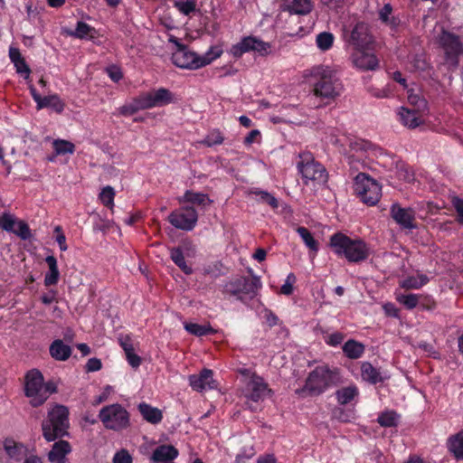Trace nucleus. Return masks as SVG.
I'll use <instances>...</instances> for the list:
<instances>
[{
  "label": "nucleus",
  "mask_w": 463,
  "mask_h": 463,
  "mask_svg": "<svg viewBox=\"0 0 463 463\" xmlns=\"http://www.w3.org/2000/svg\"><path fill=\"white\" fill-rule=\"evenodd\" d=\"M168 41L175 46V50L172 53V61L175 66L181 69H201L220 58L223 52L221 46L213 45L201 55L190 50L188 46L181 43L179 40L173 35L169 36Z\"/></svg>",
  "instance_id": "obj_1"
},
{
  "label": "nucleus",
  "mask_w": 463,
  "mask_h": 463,
  "mask_svg": "<svg viewBox=\"0 0 463 463\" xmlns=\"http://www.w3.org/2000/svg\"><path fill=\"white\" fill-rule=\"evenodd\" d=\"M326 139L327 142L338 146L347 155L350 165L360 162L364 164L366 159L373 160L378 150L369 141L355 137H348L335 130H331Z\"/></svg>",
  "instance_id": "obj_2"
},
{
  "label": "nucleus",
  "mask_w": 463,
  "mask_h": 463,
  "mask_svg": "<svg viewBox=\"0 0 463 463\" xmlns=\"http://www.w3.org/2000/svg\"><path fill=\"white\" fill-rule=\"evenodd\" d=\"M175 102V94L166 88L142 92L118 109V114L131 116L139 110L161 108Z\"/></svg>",
  "instance_id": "obj_3"
},
{
  "label": "nucleus",
  "mask_w": 463,
  "mask_h": 463,
  "mask_svg": "<svg viewBox=\"0 0 463 463\" xmlns=\"http://www.w3.org/2000/svg\"><path fill=\"white\" fill-rule=\"evenodd\" d=\"M310 77L317 96L326 99H335L342 92V83L335 70L328 66H315L306 74Z\"/></svg>",
  "instance_id": "obj_4"
},
{
  "label": "nucleus",
  "mask_w": 463,
  "mask_h": 463,
  "mask_svg": "<svg viewBox=\"0 0 463 463\" xmlns=\"http://www.w3.org/2000/svg\"><path fill=\"white\" fill-rule=\"evenodd\" d=\"M329 246L335 255L344 257L350 262H360L366 260L371 251L369 246L363 240H353L341 232L331 236Z\"/></svg>",
  "instance_id": "obj_5"
},
{
  "label": "nucleus",
  "mask_w": 463,
  "mask_h": 463,
  "mask_svg": "<svg viewBox=\"0 0 463 463\" xmlns=\"http://www.w3.org/2000/svg\"><path fill=\"white\" fill-rule=\"evenodd\" d=\"M69 410L61 404L53 405L42 422L43 436L47 441H53L69 435Z\"/></svg>",
  "instance_id": "obj_6"
},
{
  "label": "nucleus",
  "mask_w": 463,
  "mask_h": 463,
  "mask_svg": "<svg viewBox=\"0 0 463 463\" xmlns=\"http://www.w3.org/2000/svg\"><path fill=\"white\" fill-rule=\"evenodd\" d=\"M240 373L245 376L242 393L248 401L260 402L272 395V390L261 376L249 369H241Z\"/></svg>",
  "instance_id": "obj_7"
},
{
  "label": "nucleus",
  "mask_w": 463,
  "mask_h": 463,
  "mask_svg": "<svg viewBox=\"0 0 463 463\" xmlns=\"http://www.w3.org/2000/svg\"><path fill=\"white\" fill-rule=\"evenodd\" d=\"M99 419L108 430L119 431L130 425V414L119 403L104 406L99 412Z\"/></svg>",
  "instance_id": "obj_8"
},
{
  "label": "nucleus",
  "mask_w": 463,
  "mask_h": 463,
  "mask_svg": "<svg viewBox=\"0 0 463 463\" xmlns=\"http://www.w3.org/2000/svg\"><path fill=\"white\" fill-rule=\"evenodd\" d=\"M300 158L301 161L298 164V168L304 184L313 187L326 184L328 177L326 168L311 158L308 154L301 155Z\"/></svg>",
  "instance_id": "obj_9"
},
{
  "label": "nucleus",
  "mask_w": 463,
  "mask_h": 463,
  "mask_svg": "<svg viewBox=\"0 0 463 463\" xmlns=\"http://www.w3.org/2000/svg\"><path fill=\"white\" fill-rule=\"evenodd\" d=\"M354 190L360 200L367 205H375L382 196V186L364 173L358 174L354 182Z\"/></svg>",
  "instance_id": "obj_10"
},
{
  "label": "nucleus",
  "mask_w": 463,
  "mask_h": 463,
  "mask_svg": "<svg viewBox=\"0 0 463 463\" xmlns=\"http://www.w3.org/2000/svg\"><path fill=\"white\" fill-rule=\"evenodd\" d=\"M262 283L260 277L239 278L224 285V292L243 300L244 296L252 298L261 288Z\"/></svg>",
  "instance_id": "obj_11"
},
{
  "label": "nucleus",
  "mask_w": 463,
  "mask_h": 463,
  "mask_svg": "<svg viewBox=\"0 0 463 463\" xmlns=\"http://www.w3.org/2000/svg\"><path fill=\"white\" fill-rule=\"evenodd\" d=\"M335 382V373L326 365L316 367L307 376L305 391L311 394H320L330 387Z\"/></svg>",
  "instance_id": "obj_12"
},
{
  "label": "nucleus",
  "mask_w": 463,
  "mask_h": 463,
  "mask_svg": "<svg viewBox=\"0 0 463 463\" xmlns=\"http://www.w3.org/2000/svg\"><path fill=\"white\" fill-rule=\"evenodd\" d=\"M44 387V378L38 369L28 371L24 377V395L30 399V404L36 408L41 404H36L34 400H39L43 394Z\"/></svg>",
  "instance_id": "obj_13"
},
{
  "label": "nucleus",
  "mask_w": 463,
  "mask_h": 463,
  "mask_svg": "<svg viewBox=\"0 0 463 463\" xmlns=\"http://www.w3.org/2000/svg\"><path fill=\"white\" fill-rule=\"evenodd\" d=\"M350 59L353 65L361 71H373L379 66V60L373 52V46L353 49Z\"/></svg>",
  "instance_id": "obj_14"
},
{
  "label": "nucleus",
  "mask_w": 463,
  "mask_h": 463,
  "mask_svg": "<svg viewBox=\"0 0 463 463\" xmlns=\"http://www.w3.org/2000/svg\"><path fill=\"white\" fill-rule=\"evenodd\" d=\"M197 213L193 207H183L173 212L169 217V222L177 229L191 231L196 225Z\"/></svg>",
  "instance_id": "obj_15"
},
{
  "label": "nucleus",
  "mask_w": 463,
  "mask_h": 463,
  "mask_svg": "<svg viewBox=\"0 0 463 463\" xmlns=\"http://www.w3.org/2000/svg\"><path fill=\"white\" fill-rule=\"evenodd\" d=\"M349 42L353 45V49L369 48L374 43L369 26L364 23L355 24L351 32Z\"/></svg>",
  "instance_id": "obj_16"
},
{
  "label": "nucleus",
  "mask_w": 463,
  "mask_h": 463,
  "mask_svg": "<svg viewBox=\"0 0 463 463\" xmlns=\"http://www.w3.org/2000/svg\"><path fill=\"white\" fill-rule=\"evenodd\" d=\"M188 380L190 386L196 392L213 390L217 387L213 371L210 369H203L198 374H192Z\"/></svg>",
  "instance_id": "obj_17"
},
{
  "label": "nucleus",
  "mask_w": 463,
  "mask_h": 463,
  "mask_svg": "<svg viewBox=\"0 0 463 463\" xmlns=\"http://www.w3.org/2000/svg\"><path fill=\"white\" fill-rule=\"evenodd\" d=\"M439 43L443 47L448 60L452 65L457 64L456 56L461 52L462 44L458 38L449 32H443L439 37Z\"/></svg>",
  "instance_id": "obj_18"
},
{
  "label": "nucleus",
  "mask_w": 463,
  "mask_h": 463,
  "mask_svg": "<svg viewBox=\"0 0 463 463\" xmlns=\"http://www.w3.org/2000/svg\"><path fill=\"white\" fill-rule=\"evenodd\" d=\"M391 215L392 219L404 229H414V211L411 208H402L399 204H392L391 207Z\"/></svg>",
  "instance_id": "obj_19"
},
{
  "label": "nucleus",
  "mask_w": 463,
  "mask_h": 463,
  "mask_svg": "<svg viewBox=\"0 0 463 463\" xmlns=\"http://www.w3.org/2000/svg\"><path fill=\"white\" fill-rule=\"evenodd\" d=\"M71 452V445L68 441L60 439L52 445L48 453V459L52 463H68L66 455Z\"/></svg>",
  "instance_id": "obj_20"
},
{
  "label": "nucleus",
  "mask_w": 463,
  "mask_h": 463,
  "mask_svg": "<svg viewBox=\"0 0 463 463\" xmlns=\"http://www.w3.org/2000/svg\"><path fill=\"white\" fill-rule=\"evenodd\" d=\"M398 116L400 122L410 128H415L423 123L422 116L417 109L401 108Z\"/></svg>",
  "instance_id": "obj_21"
},
{
  "label": "nucleus",
  "mask_w": 463,
  "mask_h": 463,
  "mask_svg": "<svg viewBox=\"0 0 463 463\" xmlns=\"http://www.w3.org/2000/svg\"><path fill=\"white\" fill-rule=\"evenodd\" d=\"M378 16L380 21L392 31H396L402 24L400 17L394 14L390 4H385L378 10Z\"/></svg>",
  "instance_id": "obj_22"
},
{
  "label": "nucleus",
  "mask_w": 463,
  "mask_h": 463,
  "mask_svg": "<svg viewBox=\"0 0 463 463\" xmlns=\"http://www.w3.org/2000/svg\"><path fill=\"white\" fill-rule=\"evenodd\" d=\"M178 456V450L172 445H161L157 447L152 456L151 460L154 463H163L173 461Z\"/></svg>",
  "instance_id": "obj_23"
},
{
  "label": "nucleus",
  "mask_w": 463,
  "mask_h": 463,
  "mask_svg": "<svg viewBox=\"0 0 463 463\" xmlns=\"http://www.w3.org/2000/svg\"><path fill=\"white\" fill-rule=\"evenodd\" d=\"M137 410L140 412L143 420L151 424H158L163 419V413L161 410L156 407H153L148 403H139Z\"/></svg>",
  "instance_id": "obj_24"
},
{
  "label": "nucleus",
  "mask_w": 463,
  "mask_h": 463,
  "mask_svg": "<svg viewBox=\"0 0 463 463\" xmlns=\"http://www.w3.org/2000/svg\"><path fill=\"white\" fill-rule=\"evenodd\" d=\"M285 10L297 14H307L312 10L311 0H281Z\"/></svg>",
  "instance_id": "obj_25"
},
{
  "label": "nucleus",
  "mask_w": 463,
  "mask_h": 463,
  "mask_svg": "<svg viewBox=\"0 0 463 463\" xmlns=\"http://www.w3.org/2000/svg\"><path fill=\"white\" fill-rule=\"evenodd\" d=\"M49 350L51 356L57 361H66L71 354V346L64 344L61 339L54 340Z\"/></svg>",
  "instance_id": "obj_26"
},
{
  "label": "nucleus",
  "mask_w": 463,
  "mask_h": 463,
  "mask_svg": "<svg viewBox=\"0 0 463 463\" xmlns=\"http://www.w3.org/2000/svg\"><path fill=\"white\" fill-rule=\"evenodd\" d=\"M361 377L364 381L373 384L383 380L381 373L368 362H364L361 364Z\"/></svg>",
  "instance_id": "obj_27"
},
{
  "label": "nucleus",
  "mask_w": 463,
  "mask_h": 463,
  "mask_svg": "<svg viewBox=\"0 0 463 463\" xmlns=\"http://www.w3.org/2000/svg\"><path fill=\"white\" fill-rule=\"evenodd\" d=\"M45 261L49 267V272L45 275L44 285L47 287L56 285L60 276L57 260L54 256H47Z\"/></svg>",
  "instance_id": "obj_28"
},
{
  "label": "nucleus",
  "mask_w": 463,
  "mask_h": 463,
  "mask_svg": "<svg viewBox=\"0 0 463 463\" xmlns=\"http://www.w3.org/2000/svg\"><path fill=\"white\" fill-rule=\"evenodd\" d=\"M429 282L424 274L409 276L400 281V287L404 289H419Z\"/></svg>",
  "instance_id": "obj_29"
},
{
  "label": "nucleus",
  "mask_w": 463,
  "mask_h": 463,
  "mask_svg": "<svg viewBox=\"0 0 463 463\" xmlns=\"http://www.w3.org/2000/svg\"><path fill=\"white\" fill-rule=\"evenodd\" d=\"M364 345L355 340H348L343 345V352L349 359H358L364 353Z\"/></svg>",
  "instance_id": "obj_30"
},
{
  "label": "nucleus",
  "mask_w": 463,
  "mask_h": 463,
  "mask_svg": "<svg viewBox=\"0 0 463 463\" xmlns=\"http://www.w3.org/2000/svg\"><path fill=\"white\" fill-rule=\"evenodd\" d=\"M36 108L37 109L50 108L57 113H61L64 109V103L57 94H53L43 97Z\"/></svg>",
  "instance_id": "obj_31"
},
{
  "label": "nucleus",
  "mask_w": 463,
  "mask_h": 463,
  "mask_svg": "<svg viewBox=\"0 0 463 463\" xmlns=\"http://www.w3.org/2000/svg\"><path fill=\"white\" fill-rule=\"evenodd\" d=\"M251 36H245L240 42L232 44L228 52L234 58H241L244 53L250 52Z\"/></svg>",
  "instance_id": "obj_32"
},
{
  "label": "nucleus",
  "mask_w": 463,
  "mask_h": 463,
  "mask_svg": "<svg viewBox=\"0 0 463 463\" xmlns=\"http://www.w3.org/2000/svg\"><path fill=\"white\" fill-rule=\"evenodd\" d=\"M358 388L354 384L343 387L339 389L335 393L337 402L343 405L351 402L358 396Z\"/></svg>",
  "instance_id": "obj_33"
},
{
  "label": "nucleus",
  "mask_w": 463,
  "mask_h": 463,
  "mask_svg": "<svg viewBox=\"0 0 463 463\" xmlns=\"http://www.w3.org/2000/svg\"><path fill=\"white\" fill-rule=\"evenodd\" d=\"M449 449L458 459H463V430L449 439Z\"/></svg>",
  "instance_id": "obj_34"
},
{
  "label": "nucleus",
  "mask_w": 463,
  "mask_h": 463,
  "mask_svg": "<svg viewBox=\"0 0 463 463\" xmlns=\"http://www.w3.org/2000/svg\"><path fill=\"white\" fill-rule=\"evenodd\" d=\"M396 300L404 306L407 309H413L420 303V299L421 298V295L418 294H403L397 290L395 292Z\"/></svg>",
  "instance_id": "obj_35"
},
{
  "label": "nucleus",
  "mask_w": 463,
  "mask_h": 463,
  "mask_svg": "<svg viewBox=\"0 0 463 463\" xmlns=\"http://www.w3.org/2000/svg\"><path fill=\"white\" fill-rule=\"evenodd\" d=\"M4 449L6 454L15 460H20L24 452V446L12 439H6L4 442Z\"/></svg>",
  "instance_id": "obj_36"
},
{
  "label": "nucleus",
  "mask_w": 463,
  "mask_h": 463,
  "mask_svg": "<svg viewBox=\"0 0 463 463\" xmlns=\"http://www.w3.org/2000/svg\"><path fill=\"white\" fill-rule=\"evenodd\" d=\"M179 203H191L197 205H206L211 203L204 194L186 191L183 197L178 199Z\"/></svg>",
  "instance_id": "obj_37"
},
{
  "label": "nucleus",
  "mask_w": 463,
  "mask_h": 463,
  "mask_svg": "<svg viewBox=\"0 0 463 463\" xmlns=\"http://www.w3.org/2000/svg\"><path fill=\"white\" fill-rule=\"evenodd\" d=\"M399 414L394 411H385L378 415L377 421L382 427L390 428L398 425Z\"/></svg>",
  "instance_id": "obj_38"
},
{
  "label": "nucleus",
  "mask_w": 463,
  "mask_h": 463,
  "mask_svg": "<svg viewBox=\"0 0 463 463\" xmlns=\"http://www.w3.org/2000/svg\"><path fill=\"white\" fill-rule=\"evenodd\" d=\"M116 192L113 187L107 185L101 189L99 194V201L109 210H113L115 203Z\"/></svg>",
  "instance_id": "obj_39"
},
{
  "label": "nucleus",
  "mask_w": 463,
  "mask_h": 463,
  "mask_svg": "<svg viewBox=\"0 0 463 463\" xmlns=\"http://www.w3.org/2000/svg\"><path fill=\"white\" fill-rule=\"evenodd\" d=\"M271 44L264 42L259 37L251 36L250 49L260 56H267L271 52Z\"/></svg>",
  "instance_id": "obj_40"
},
{
  "label": "nucleus",
  "mask_w": 463,
  "mask_h": 463,
  "mask_svg": "<svg viewBox=\"0 0 463 463\" xmlns=\"http://www.w3.org/2000/svg\"><path fill=\"white\" fill-rule=\"evenodd\" d=\"M171 260L185 273L191 274L193 269L187 265L183 251L179 248L171 250L170 252Z\"/></svg>",
  "instance_id": "obj_41"
},
{
  "label": "nucleus",
  "mask_w": 463,
  "mask_h": 463,
  "mask_svg": "<svg viewBox=\"0 0 463 463\" xmlns=\"http://www.w3.org/2000/svg\"><path fill=\"white\" fill-rule=\"evenodd\" d=\"M297 232L298 233V235L301 237L302 241H304V243L306 244V246L312 251H314L315 253H317L318 251V243L317 241L314 239L313 235L311 234V232L305 227H298L297 229Z\"/></svg>",
  "instance_id": "obj_42"
},
{
  "label": "nucleus",
  "mask_w": 463,
  "mask_h": 463,
  "mask_svg": "<svg viewBox=\"0 0 463 463\" xmlns=\"http://www.w3.org/2000/svg\"><path fill=\"white\" fill-rule=\"evenodd\" d=\"M184 326L188 333L196 336H203L213 333V329L209 325L184 323Z\"/></svg>",
  "instance_id": "obj_43"
},
{
  "label": "nucleus",
  "mask_w": 463,
  "mask_h": 463,
  "mask_svg": "<svg viewBox=\"0 0 463 463\" xmlns=\"http://www.w3.org/2000/svg\"><path fill=\"white\" fill-rule=\"evenodd\" d=\"M335 41V37L333 33L328 32H323L317 35L316 37V43L317 48L322 51L326 52L332 48L333 43Z\"/></svg>",
  "instance_id": "obj_44"
},
{
  "label": "nucleus",
  "mask_w": 463,
  "mask_h": 463,
  "mask_svg": "<svg viewBox=\"0 0 463 463\" xmlns=\"http://www.w3.org/2000/svg\"><path fill=\"white\" fill-rule=\"evenodd\" d=\"M396 174L398 178L406 183H412L415 179L414 173L405 163L398 162L396 165Z\"/></svg>",
  "instance_id": "obj_45"
},
{
  "label": "nucleus",
  "mask_w": 463,
  "mask_h": 463,
  "mask_svg": "<svg viewBox=\"0 0 463 463\" xmlns=\"http://www.w3.org/2000/svg\"><path fill=\"white\" fill-rule=\"evenodd\" d=\"M223 140L224 138L222 132L217 129H213L201 141V144L207 146H213L221 145Z\"/></svg>",
  "instance_id": "obj_46"
},
{
  "label": "nucleus",
  "mask_w": 463,
  "mask_h": 463,
  "mask_svg": "<svg viewBox=\"0 0 463 463\" xmlns=\"http://www.w3.org/2000/svg\"><path fill=\"white\" fill-rule=\"evenodd\" d=\"M52 146L57 155L72 154L74 151V145L67 140H54Z\"/></svg>",
  "instance_id": "obj_47"
},
{
  "label": "nucleus",
  "mask_w": 463,
  "mask_h": 463,
  "mask_svg": "<svg viewBox=\"0 0 463 463\" xmlns=\"http://www.w3.org/2000/svg\"><path fill=\"white\" fill-rule=\"evenodd\" d=\"M57 392V384L53 381H48L44 383V387L43 388V394L39 400H34L36 404H41V406L47 401L50 395Z\"/></svg>",
  "instance_id": "obj_48"
},
{
  "label": "nucleus",
  "mask_w": 463,
  "mask_h": 463,
  "mask_svg": "<svg viewBox=\"0 0 463 463\" xmlns=\"http://www.w3.org/2000/svg\"><path fill=\"white\" fill-rule=\"evenodd\" d=\"M250 194H255L256 196L259 197V200L260 202L270 205L272 208L278 207L277 199L273 195H271L269 193H268L266 191H261V190L256 189V190H252L250 192Z\"/></svg>",
  "instance_id": "obj_49"
},
{
  "label": "nucleus",
  "mask_w": 463,
  "mask_h": 463,
  "mask_svg": "<svg viewBox=\"0 0 463 463\" xmlns=\"http://www.w3.org/2000/svg\"><path fill=\"white\" fill-rule=\"evenodd\" d=\"M16 228L13 233L19 236L22 240H29L32 236L29 225L24 221H18L15 223Z\"/></svg>",
  "instance_id": "obj_50"
},
{
  "label": "nucleus",
  "mask_w": 463,
  "mask_h": 463,
  "mask_svg": "<svg viewBox=\"0 0 463 463\" xmlns=\"http://www.w3.org/2000/svg\"><path fill=\"white\" fill-rule=\"evenodd\" d=\"M15 223V219L9 213H5L0 216V228L8 232L14 231Z\"/></svg>",
  "instance_id": "obj_51"
},
{
  "label": "nucleus",
  "mask_w": 463,
  "mask_h": 463,
  "mask_svg": "<svg viewBox=\"0 0 463 463\" xmlns=\"http://www.w3.org/2000/svg\"><path fill=\"white\" fill-rule=\"evenodd\" d=\"M177 9L184 14L188 15L194 12L196 9V4L194 0H185L175 3Z\"/></svg>",
  "instance_id": "obj_52"
},
{
  "label": "nucleus",
  "mask_w": 463,
  "mask_h": 463,
  "mask_svg": "<svg viewBox=\"0 0 463 463\" xmlns=\"http://www.w3.org/2000/svg\"><path fill=\"white\" fill-rule=\"evenodd\" d=\"M132 456L125 449H121L120 450L117 451L112 458V463H132Z\"/></svg>",
  "instance_id": "obj_53"
},
{
  "label": "nucleus",
  "mask_w": 463,
  "mask_h": 463,
  "mask_svg": "<svg viewBox=\"0 0 463 463\" xmlns=\"http://www.w3.org/2000/svg\"><path fill=\"white\" fill-rule=\"evenodd\" d=\"M296 276L293 273H289L287 276L285 283L280 288V293L286 296L291 295L293 292V285L296 282Z\"/></svg>",
  "instance_id": "obj_54"
},
{
  "label": "nucleus",
  "mask_w": 463,
  "mask_h": 463,
  "mask_svg": "<svg viewBox=\"0 0 463 463\" xmlns=\"http://www.w3.org/2000/svg\"><path fill=\"white\" fill-rule=\"evenodd\" d=\"M69 35L84 39L87 37V24L83 21H80L77 24V27L75 30H70L67 32Z\"/></svg>",
  "instance_id": "obj_55"
},
{
  "label": "nucleus",
  "mask_w": 463,
  "mask_h": 463,
  "mask_svg": "<svg viewBox=\"0 0 463 463\" xmlns=\"http://www.w3.org/2000/svg\"><path fill=\"white\" fill-rule=\"evenodd\" d=\"M113 392H114V389L112 386H110V385L105 386L104 389L102 390V392H100V394L94 397L93 402H92L93 405H99V404L108 401L109 396L113 393Z\"/></svg>",
  "instance_id": "obj_56"
},
{
  "label": "nucleus",
  "mask_w": 463,
  "mask_h": 463,
  "mask_svg": "<svg viewBox=\"0 0 463 463\" xmlns=\"http://www.w3.org/2000/svg\"><path fill=\"white\" fill-rule=\"evenodd\" d=\"M344 334L340 332H334L325 337V342L330 346H337L344 341Z\"/></svg>",
  "instance_id": "obj_57"
},
{
  "label": "nucleus",
  "mask_w": 463,
  "mask_h": 463,
  "mask_svg": "<svg viewBox=\"0 0 463 463\" xmlns=\"http://www.w3.org/2000/svg\"><path fill=\"white\" fill-rule=\"evenodd\" d=\"M411 69L415 71H424L427 67V62L423 55H416L411 61Z\"/></svg>",
  "instance_id": "obj_58"
},
{
  "label": "nucleus",
  "mask_w": 463,
  "mask_h": 463,
  "mask_svg": "<svg viewBox=\"0 0 463 463\" xmlns=\"http://www.w3.org/2000/svg\"><path fill=\"white\" fill-rule=\"evenodd\" d=\"M54 234H55V240L60 247V250L61 251L66 250H67L66 237H65L61 226H56L54 228Z\"/></svg>",
  "instance_id": "obj_59"
},
{
  "label": "nucleus",
  "mask_w": 463,
  "mask_h": 463,
  "mask_svg": "<svg viewBox=\"0 0 463 463\" xmlns=\"http://www.w3.org/2000/svg\"><path fill=\"white\" fill-rule=\"evenodd\" d=\"M14 66L15 67L16 72L18 74L23 75L25 80L29 79L31 69L24 59L19 62L14 63Z\"/></svg>",
  "instance_id": "obj_60"
},
{
  "label": "nucleus",
  "mask_w": 463,
  "mask_h": 463,
  "mask_svg": "<svg viewBox=\"0 0 463 463\" xmlns=\"http://www.w3.org/2000/svg\"><path fill=\"white\" fill-rule=\"evenodd\" d=\"M106 71L109 75V77L113 80L114 82H118L122 77L123 73L119 67L112 65L106 69Z\"/></svg>",
  "instance_id": "obj_61"
},
{
  "label": "nucleus",
  "mask_w": 463,
  "mask_h": 463,
  "mask_svg": "<svg viewBox=\"0 0 463 463\" xmlns=\"http://www.w3.org/2000/svg\"><path fill=\"white\" fill-rule=\"evenodd\" d=\"M451 203L456 210L458 222L463 223V200L458 197H453Z\"/></svg>",
  "instance_id": "obj_62"
},
{
  "label": "nucleus",
  "mask_w": 463,
  "mask_h": 463,
  "mask_svg": "<svg viewBox=\"0 0 463 463\" xmlns=\"http://www.w3.org/2000/svg\"><path fill=\"white\" fill-rule=\"evenodd\" d=\"M89 41L99 45L106 41V38L104 35L99 34L95 29L89 27Z\"/></svg>",
  "instance_id": "obj_63"
},
{
  "label": "nucleus",
  "mask_w": 463,
  "mask_h": 463,
  "mask_svg": "<svg viewBox=\"0 0 463 463\" xmlns=\"http://www.w3.org/2000/svg\"><path fill=\"white\" fill-rule=\"evenodd\" d=\"M128 364L133 368H137L141 364V358L135 353V351L125 354Z\"/></svg>",
  "instance_id": "obj_64"
}]
</instances>
